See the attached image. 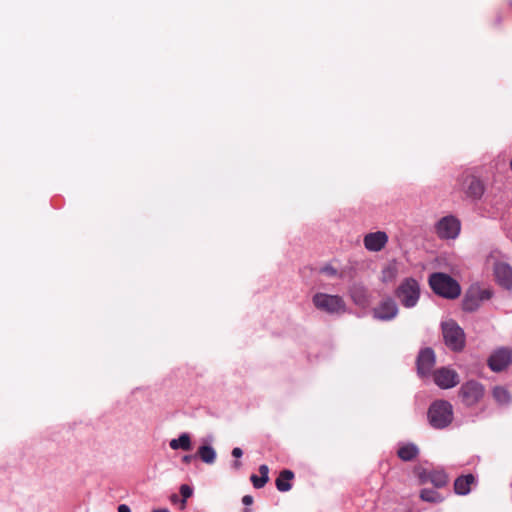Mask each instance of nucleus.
I'll return each instance as SVG.
<instances>
[{
	"mask_svg": "<svg viewBox=\"0 0 512 512\" xmlns=\"http://www.w3.org/2000/svg\"><path fill=\"white\" fill-rule=\"evenodd\" d=\"M429 285L435 294L446 299H456L461 294L460 284L446 273H432L429 276Z\"/></svg>",
	"mask_w": 512,
	"mask_h": 512,
	"instance_id": "f257e3e1",
	"label": "nucleus"
},
{
	"mask_svg": "<svg viewBox=\"0 0 512 512\" xmlns=\"http://www.w3.org/2000/svg\"><path fill=\"white\" fill-rule=\"evenodd\" d=\"M428 420L435 429H443L453 421V407L445 400L433 402L428 409Z\"/></svg>",
	"mask_w": 512,
	"mask_h": 512,
	"instance_id": "f03ea898",
	"label": "nucleus"
},
{
	"mask_svg": "<svg viewBox=\"0 0 512 512\" xmlns=\"http://www.w3.org/2000/svg\"><path fill=\"white\" fill-rule=\"evenodd\" d=\"M395 296L405 308L416 306L420 297L419 283L413 278L404 279L395 290Z\"/></svg>",
	"mask_w": 512,
	"mask_h": 512,
	"instance_id": "7ed1b4c3",
	"label": "nucleus"
},
{
	"mask_svg": "<svg viewBox=\"0 0 512 512\" xmlns=\"http://www.w3.org/2000/svg\"><path fill=\"white\" fill-rule=\"evenodd\" d=\"M312 301L318 310L328 314H342L346 312V303L339 295L316 293Z\"/></svg>",
	"mask_w": 512,
	"mask_h": 512,
	"instance_id": "20e7f679",
	"label": "nucleus"
},
{
	"mask_svg": "<svg viewBox=\"0 0 512 512\" xmlns=\"http://www.w3.org/2000/svg\"><path fill=\"white\" fill-rule=\"evenodd\" d=\"M442 333L445 344L453 351H461L465 346V333L454 321L448 320L442 323Z\"/></svg>",
	"mask_w": 512,
	"mask_h": 512,
	"instance_id": "39448f33",
	"label": "nucleus"
},
{
	"mask_svg": "<svg viewBox=\"0 0 512 512\" xmlns=\"http://www.w3.org/2000/svg\"><path fill=\"white\" fill-rule=\"evenodd\" d=\"M461 230L460 221L453 215L441 218L435 226L436 234L440 239H455Z\"/></svg>",
	"mask_w": 512,
	"mask_h": 512,
	"instance_id": "423d86ee",
	"label": "nucleus"
},
{
	"mask_svg": "<svg viewBox=\"0 0 512 512\" xmlns=\"http://www.w3.org/2000/svg\"><path fill=\"white\" fill-rule=\"evenodd\" d=\"M484 396V386L474 380L467 381L459 389V397L466 406L477 404Z\"/></svg>",
	"mask_w": 512,
	"mask_h": 512,
	"instance_id": "0eeeda50",
	"label": "nucleus"
},
{
	"mask_svg": "<svg viewBox=\"0 0 512 512\" xmlns=\"http://www.w3.org/2000/svg\"><path fill=\"white\" fill-rule=\"evenodd\" d=\"M461 191L465 197L472 200L478 201L482 198L485 192L484 182L474 175H465L461 180Z\"/></svg>",
	"mask_w": 512,
	"mask_h": 512,
	"instance_id": "6e6552de",
	"label": "nucleus"
},
{
	"mask_svg": "<svg viewBox=\"0 0 512 512\" xmlns=\"http://www.w3.org/2000/svg\"><path fill=\"white\" fill-rule=\"evenodd\" d=\"M398 306L396 302L387 297L380 301L373 309V317L381 321H390L398 315Z\"/></svg>",
	"mask_w": 512,
	"mask_h": 512,
	"instance_id": "1a4fd4ad",
	"label": "nucleus"
},
{
	"mask_svg": "<svg viewBox=\"0 0 512 512\" xmlns=\"http://www.w3.org/2000/svg\"><path fill=\"white\" fill-rule=\"evenodd\" d=\"M433 379L437 386L442 389L455 387L459 383V375L455 370L442 367L433 373Z\"/></svg>",
	"mask_w": 512,
	"mask_h": 512,
	"instance_id": "9d476101",
	"label": "nucleus"
},
{
	"mask_svg": "<svg viewBox=\"0 0 512 512\" xmlns=\"http://www.w3.org/2000/svg\"><path fill=\"white\" fill-rule=\"evenodd\" d=\"M512 354L507 348H501L491 354L488 359V366L492 371L500 372L511 363Z\"/></svg>",
	"mask_w": 512,
	"mask_h": 512,
	"instance_id": "9b49d317",
	"label": "nucleus"
},
{
	"mask_svg": "<svg viewBox=\"0 0 512 512\" xmlns=\"http://www.w3.org/2000/svg\"><path fill=\"white\" fill-rule=\"evenodd\" d=\"M493 270L496 282L505 289H512V267L506 262L498 261Z\"/></svg>",
	"mask_w": 512,
	"mask_h": 512,
	"instance_id": "f8f14e48",
	"label": "nucleus"
},
{
	"mask_svg": "<svg viewBox=\"0 0 512 512\" xmlns=\"http://www.w3.org/2000/svg\"><path fill=\"white\" fill-rule=\"evenodd\" d=\"M435 365V354L430 348H425L420 351L417 358V370L419 375L427 376L430 374Z\"/></svg>",
	"mask_w": 512,
	"mask_h": 512,
	"instance_id": "ddd939ff",
	"label": "nucleus"
},
{
	"mask_svg": "<svg viewBox=\"0 0 512 512\" xmlns=\"http://www.w3.org/2000/svg\"><path fill=\"white\" fill-rule=\"evenodd\" d=\"M388 242V236L383 231L369 233L364 237V246L369 251L378 252L382 250Z\"/></svg>",
	"mask_w": 512,
	"mask_h": 512,
	"instance_id": "4468645a",
	"label": "nucleus"
},
{
	"mask_svg": "<svg viewBox=\"0 0 512 512\" xmlns=\"http://www.w3.org/2000/svg\"><path fill=\"white\" fill-rule=\"evenodd\" d=\"M349 295L352 301L359 306H366L369 303L367 288L361 283H354L349 288Z\"/></svg>",
	"mask_w": 512,
	"mask_h": 512,
	"instance_id": "2eb2a0df",
	"label": "nucleus"
},
{
	"mask_svg": "<svg viewBox=\"0 0 512 512\" xmlns=\"http://www.w3.org/2000/svg\"><path fill=\"white\" fill-rule=\"evenodd\" d=\"M475 483V477L467 474L458 477L454 482V491L458 495H466L471 490V485Z\"/></svg>",
	"mask_w": 512,
	"mask_h": 512,
	"instance_id": "dca6fc26",
	"label": "nucleus"
},
{
	"mask_svg": "<svg viewBox=\"0 0 512 512\" xmlns=\"http://www.w3.org/2000/svg\"><path fill=\"white\" fill-rule=\"evenodd\" d=\"M294 478V473L291 470H282L275 481L276 487L280 492H287L291 489L290 481Z\"/></svg>",
	"mask_w": 512,
	"mask_h": 512,
	"instance_id": "f3484780",
	"label": "nucleus"
},
{
	"mask_svg": "<svg viewBox=\"0 0 512 512\" xmlns=\"http://www.w3.org/2000/svg\"><path fill=\"white\" fill-rule=\"evenodd\" d=\"M259 473L261 475L260 477L255 474H252L250 477V480L256 489L263 488L269 481V467L265 464L260 465Z\"/></svg>",
	"mask_w": 512,
	"mask_h": 512,
	"instance_id": "a211bd4d",
	"label": "nucleus"
},
{
	"mask_svg": "<svg viewBox=\"0 0 512 512\" xmlns=\"http://www.w3.org/2000/svg\"><path fill=\"white\" fill-rule=\"evenodd\" d=\"M463 309L468 312H473L477 310L481 302L479 301L477 295L473 291L472 287L467 291L464 299H463Z\"/></svg>",
	"mask_w": 512,
	"mask_h": 512,
	"instance_id": "6ab92c4d",
	"label": "nucleus"
},
{
	"mask_svg": "<svg viewBox=\"0 0 512 512\" xmlns=\"http://www.w3.org/2000/svg\"><path fill=\"white\" fill-rule=\"evenodd\" d=\"M169 446L173 450L182 449L189 451L191 449V439L189 434L183 433L177 439H172Z\"/></svg>",
	"mask_w": 512,
	"mask_h": 512,
	"instance_id": "aec40b11",
	"label": "nucleus"
},
{
	"mask_svg": "<svg viewBox=\"0 0 512 512\" xmlns=\"http://www.w3.org/2000/svg\"><path fill=\"white\" fill-rule=\"evenodd\" d=\"M419 450L414 444H407L399 448L397 454L403 461H411L417 457Z\"/></svg>",
	"mask_w": 512,
	"mask_h": 512,
	"instance_id": "412c9836",
	"label": "nucleus"
},
{
	"mask_svg": "<svg viewBox=\"0 0 512 512\" xmlns=\"http://www.w3.org/2000/svg\"><path fill=\"white\" fill-rule=\"evenodd\" d=\"M430 483L433 484L437 488H442L446 486L448 483V476L442 470H432L430 471Z\"/></svg>",
	"mask_w": 512,
	"mask_h": 512,
	"instance_id": "4be33fe9",
	"label": "nucleus"
},
{
	"mask_svg": "<svg viewBox=\"0 0 512 512\" xmlns=\"http://www.w3.org/2000/svg\"><path fill=\"white\" fill-rule=\"evenodd\" d=\"M397 267L395 264L390 263L386 265L381 271V281L385 284L393 282L397 277Z\"/></svg>",
	"mask_w": 512,
	"mask_h": 512,
	"instance_id": "5701e85b",
	"label": "nucleus"
},
{
	"mask_svg": "<svg viewBox=\"0 0 512 512\" xmlns=\"http://www.w3.org/2000/svg\"><path fill=\"white\" fill-rule=\"evenodd\" d=\"M201 460L207 464H212L215 461L216 453L215 450L208 445L201 446L197 452Z\"/></svg>",
	"mask_w": 512,
	"mask_h": 512,
	"instance_id": "b1692460",
	"label": "nucleus"
},
{
	"mask_svg": "<svg viewBox=\"0 0 512 512\" xmlns=\"http://www.w3.org/2000/svg\"><path fill=\"white\" fill-rule=\"evenodd\" d=\"M493 397L499 404H507L511 400L509 391L502 386L493 389Z\"/></svg>",
	"mask_w": 512,
	"mask_h": 512,
	"instance_id": "393cba45",
	"label": "nucleus"
},
{
	"mask_svg": "<svg viewBox=\"0 0 512 512\" xmlns=\"http://www.w3.org/2000/svg\"><path fill=\"white\" fill-rule=\"evenodd\" d=\"M420 498L423 501L430 503H439L443 501V497L433 489H422L420 492Z\"/></svg>",
	"mask_w": 512,
	"mask_h": 512,
	"instance_id": "a878e982",
	"label": "nucleus"
},
{
	"mask_svg": "<svg viewBox=\"0 0 512 512\" xmlns=\"http://www.w3.org/2000/svg\"><path fill=\"white\" fill-rule=\"evenodd\" d=\"M472 289L481 303L482 301L489 300L492 297V292L489 289H483L479 286H472Z\"/></svg>",
	"mask_w": 512,
	"mask_h": 512,
	"instance_id": "bb28decb",
	"label": "nucleus"
},
{
	"mask_svg": "<svg viewBox=\"0 0 512 512\" xmlns=\"http://www.w3.org/2000/svg\"><path fill=\"white\" fill-rule=\"evenodd\" d=\"M180 493H181V496H182V505H181V508L184 509L185 506H186V500L191 497L193 491H192V488L186 484H183L181 485L180 487Z\"/></svg>",
	"mask_w": 512,
	"mask_h": 512,
	"instance_id": "cd10ccee",
	"label": "nucleus"
},
{
	"mask_svg": "<svg viewBox=\"0 0 512 512\" xmlns=\"http://www.w3.org/2000/svg\"><path fill=\"white\" fill-rule=\"evenodd\" d=\"M320 272L323 273V274H326V275H328L330 277L339 276L337 269H335L331 265H325L324 267L321 268Z\"/></svg>",
	"mask_w": 512,
	"mask_h": 512,
	"instance_id": "c85d7f7f",
	"label": "nucleus"
},
{
	"mask_svg": "<svg viewBox=\"0 0 512 512\" xmlns=\"http://www.w3.org/2000/svg\"><path fill=\"white\" fill-rule=\"evenodd\" d=\"M430 471L423 470L418 474L420 484L430 483Z\"/></svg>",
	"mask_w": 512,
	"mask_h": 512,
	"instance_id": "c756f323",
	"label": "nucleus"
},
{
	"mask_svg": "<svg viewBox=\"0 0 512 512\" xmlns=\"http://www.w3.org/2000/svg\"><path fill=\"white\" fill-rule=\"evenodd\" d=\"M243 455V451L241 448L239 447H235L233 450H232V456L235 457V458H240L241 456Z\"/></svg>",
	"mask_w": 512,
	"mask_h": 512,
	"instance_id": "7c9ffc66",
	"label": "nucleus"
},
{
	"mask_svg": "<svg viewBox=\"0 0 512 512\" xmlns=\"http://www.w3.org/2000/svg\"><path fill=\"white\" fill-rule=\"evenodd\" d=\"M242 502L244 505L249 506L253 503V497L251 495H245L242 498Z\"/></svg>",
	"mask_w": 512,
	"mask_h": 512,
	"instance_id": "2f4dec72",
	"label": "nucleus"
},
{
	"mask_svg": "<svg viewBox=\"0 0 512 512\" xmlns=\"http://www.w3.org/2000/svg\"><path fill=\"white\" fill-rule=\"evenodd\" d=\"M118 512H131V510L127 505L121 504L118 506Z\"/></svg>",
	"mask_w": 512,
	"mask_h": 512,
	"instance_id": "473e14b6",
	"label": "nucleus"
},
{
	"mask_svg": "<svg viewBox=\"0 0 512 512\" xmlns=\"http://www.w3.org/2000/svg\"><path fill=\"white\" fill-rule=\"evenodd\" d=\"M193 459H194V456H193V455H185V456L182 458V461H183L184 463H190Z\"/></svg>",
	"mask_w": 512,
	"mask_h": 512,
	"instance_id": "72a5a7b5",
	"label": "nucleus"
},
{
	"mask_svg": "<svg viewBox=\"0 0 512 512\" xmlns=\"http://www.w3.org/2000/svg\"><path fill=\"white\" fill-rule=\"evenodd\" d=\"M152 512H170L167 508L154 509Z\"/></svg>",
	"mask_w": 512,
	"mask_h": 512,
	"instance_id": "f704fd0d",
	"label": "nucleus"
},
{
	"mask_svg": "<svg viewBox=\"0 0 512 512\" xmlns=\"http://www.w3.org/2000/svg\"><path fill=\"white\" fill-rule=\"evenodd\" d=\"M233 466H234V468L238 469L241 466V462L240 461H235Z\"/></svg>",
	"mask_w": 512,
	"mask_h": 512,
	"instance_id": "c9c22d12",
	"label": "nucleus"
},
{
	"mask_svg": "<svg viewBox=\"0 0 512 512\" xmlns=\"http://www.w3.org/2000/svg\"><path fill=\"white\" fill-rule=\"evenodd\" d=\"M177 500H178V496H177L176 494H173V495L171 496V501H172V502H176Z\"/></svg>",
	"mask_w": 512,
	"mask_h": 512,
	"instance_id": "e433bc0d",
	"label": "nucleus"
},
{
	"mask_svg": "<svg viewBox=\"0 0 512 512\" xmlns=\"http://www.w3.org/2000/svg\"><path fill=\"white\" fill-rule=\"evenodd\" d=\"M510 168L512 170V158H511V161H510Z\"/></svg>",
	"mask_w": 512,
	"mask_h": 512,
	"instance_id": "4c0bfd02",
	"label": "nucleus"
}]
</instances>
